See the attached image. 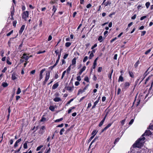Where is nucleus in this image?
<instances>
[{"instance_id":"nucleus-1","label":"nucleus","mask_w":153,"mask_h":153,"mask_svg":"<svg viewBox=\"0 0 153 153\" xmlns=\"http://www.w3.org/2000/svg\"><path fill=\"white\" fill-rule=\"evenodd\" d=\"M145 138L143 136L139 138L134 143L133 146L134 147L141 148L143 145L144 142Z\"/></svg>"},{"instance_id":"nucleus-2","label":"nucleus","mask_w":153,"mask_h":153,"mask_svg":"<svg viewBox=\"0 0 153 153\" xmlns=\"http://www.w3.org/2000/svg\"><path fill=\"white\" fill-rule=\"evenodd\" d=\"M145 138L143 136L139 138L134 143L133 146L134 147L141 148L143 145L144 142Z\"/></svg>"},{"instance_id":"nucleus-3","label":"nucleus","mask_w":153,"mask_h":153,"mask_svg":"<svg viewBox=\"0 0 153 153\" xmlns=\"http://www.w3.org/2000/svg\"><path fill=\"white\" fill-rule=\"evenodd\" d=\"M145 138L143 136L139 138L134 143L133 146L134 147L141 148L143 145L144 142Z\"/></svg>"},{"instance_id":"nucleus-4","label":"nucleus","mask_w":153,"mask_h":153,"mask_svg":"<svg viewBox=\"0 0 153 153\" xmlns=\"http://www.w3.org/2000/svg\"><path fill=\"white\" fill-rule=\"evenodd\" d=\"M29 14L28 11H26L23 12L22 14V18L26 21L27 18L28 17Z\"/></svg>"},{"instance_id":"nucleus-5","label":"nucleus","mask_w":153,"mask_h":153,"mask_svg":"<svg viewBox=\"0 0 153 153\" xmlns=\"http://www.w3.org/2000/svg\"><path fill=\"white\" fill-rule=\"evenodd\" d=\"M62 50V48L61 47H60L59 49L56 50L55 51L56 55H58V57L59 58H60V57L61 52Z\"/></svg>"},{"instance_id":"nucleus-6","label":"nucleus","mask_w":153,"mask_h":153,"mask_svg":"<svg viewBox=\"0 0 153 153\" xmlns=\"http://www.w3.org/2000/svg\"><path fill=\"white\" fill-rule=\"evenodd\" d=\"M21 58L24 59L25 62H27L28 59L30 58V57L28 56L27 54L24 53L23 54Z\"/></svg>"},{"instance_id":"nucleus-7","label":"nucleus","mask_w":153,"mask_h":153,"mask_svg":"<svg viewBox=\"0 0 153 153\" xmlns=\"http://www.w3.org/2000/svg\"><path fill=\"white\" fill-rule=\"evenodd\" d=\"M108 114V112H107L106 114L105 115V116L104 117L103 119L100 122V123L99 124V127H101L103 124L105 119H106V118L107 116V115Z\"/></svg>"},{"instance_id":"nucleus-8","label":"nucleus","mask_w":153,"mask_h":153,"mask_svg":"<svg viewBox=\"0 0 153 153\" xmlns=\"http://www.w3.org/2000/svg\"><path fill=\"white\" fill-rule=\"evenodd\" d=\"M152 134V132L150 130H146L143 134L142 135L143 137L144 135L149 136Z\"/></svg>"},{"instance_id":"nucleus-9","label":"nucleus","mask_w":153,"mask_h":153,"mask_svg":"<svg viewBox=\"0 0 153 153\" xmlns=\"http://www.w3.org/2000/svg\"><path fill=\"white\" fill-rule=\"evenodd\" d=\"M45 71V69H42L40 71V78H39V80H41V79H42L43 78L42 77V74L43 73V72L44 71Z\"/></svg>"},{"instance_id":"nucleus-10","label":"nucleus","mask_w":153,"mask_h":153,"mask_svg":"<svg viewBox=\"0 0 153 153\" xmlns=\"http://www.w3.org/2000/svg\"><path fill=\"white\" fill-rule=\"evenodd\" d=\"M130 85V83L129 82H126L124 83V87L125 89H127Z\"/></svg>"},{"instance_id":"nucleus-11","label":"nucleus","mask_w":153,"mask_h":153,"mask_svg":"<svg viewBox=\"0 0 153 153\" xmlns=\"http://www.w3.org/2000/svg\"><path fill=\"white\" fill-rule=\"evenodd\" d=\"M25 25H22V26L21 27L20 29V30L19 31V33L20 34H21L22 32H23L24 29H25Z\"/></svg>"},{"instance_id":"nucleus-12","label":"nucleus","mask_w":153,"mask_h":153,"mask_svg":"<svg viewBox=\"0 0 153 153\" xmlns=\"http://www.w3.org/2000/svg\"><path fill=\"white\" fill-rule=\"evenodd\" d=\"M12 79L13 80H14L16 79L17 77H16V74L14 72L12 75Z\"/></svg>"},{"instance_id":"nucleus-13","label":"nucleus","mask_w":153,"mask_h":153,"mask_svg":"<svg viewBox=\"0 0 153 153\" xmlns=\"http://www.w3.org/2000/svg\"><path fill=\"white\" fill-rule=\"evenodd\" d=\"M100 97H99V99L97 100L94 103V105L92 107L91 109H93L97 105V104L98 103Z\"/></svg>"},{"instance_id":"nucleus-14","label":"nucleus","mask_w":153,"mask_h":153,"mask_svg":"<svg viewBox=\"0 0 153 153\" xmlns=\"http://www.w3.org/2000/svg\"><path fill=\"white\" fill-rule=\"evenodd\" d=\"M98 58H97L95 59L94 60V62L93 63V65L92 67V68L93 69H95L96 68V65H97V60Z\"/></svg>"},{"instance_id":"nucleus-15","label":"nucleus","mask_w":153,"mask_h":153,"mask_svg":"<svg viewBox=\"0 0 153 153\" xmlns=\"http://www.w3.org/2000/svg\"><path fill=\"white\" fill-rule=\"evenodd\" d=\"M58 86H59V84H58V83H55V84H54L53 85L52 88L53 89H55L56 88H57V87Z\"/></svg>"},{"instance_id":"nucleus-16","label":"nucleus","mask_w":153,"mask_h":153,"mask_svg":"<svg viewBox=\"0 0 153 153\" xmlns=\"http://www.w3.org/2000/svg\"><path fill=\"white\" fill-rule=\"evenodd\" d=\"M1 86L4 88L8 86V84L6 82H3L1 84Z\"/></svg>"},{"instance_id":"nucleus-17","label":"nucleus","mask_w":153,"mask_h":153,"mask_svg":"<svg viewBox=\"0 0 153 153\" xmlns=\"http://www.w3.org/2000/svg\"><path fill=\"white\" fill-rule=\"evenodd\" d=\"M45 129V126H42L39 132V133L40 134H42L44 132V131H43Z\"/></svg>"},{"instance_id":"nucleus-18","label":"nucleus","mask_w":153,"mask_h":153,"mask_svg":"<svg viewBox=\"0 0 153 153\" xmlns=\"http://www.w3.org/2000/svg\"><path fill=\"white\" fill-rule=\"evenodd\" d=\"M122 74H121V76H119V78L118 80V82H120V81L121 82H123L124 80L122 76Z\"/></svg>"},{"instance_id":"nucleus-19","label":"nucleus","mask_w":153,"mask_h":153,"mask_svg":"<svg viewBox=\"0 0 153 153\" xmlns=\"http://www.w3.org/2000/svg\"><path fill=\"white\" fill-rule=\"evenodd\" d=\"M47 71H45V73H46V77H45V81L43 82V85H45L46 83V82H47Z\"/></svg>"},{"instance_id":"nucleus-20","label":"nucleus","mask_w":153,"mask_h":153,"mask_svg":"<svg viewBox=\"0 0 153 153\" xmlns=\"http://www.w3.org/2000/svg\"><path fill=\"white\" fill-rule=\"evenodd\" d=\"M53 100L55 102H59L61 101V100L59 97H56Z\"/></svg>"},{"instance_id":"nucleus-21","label":"nucleus","mask_w":153,"mask_h":153,"mask_svg":"<svg viewBox=\"0 0 153 153\" xmlns=\"http://www.w3.org/2000/svg\"><path fill=\"white\" fill-rule=\"evenodd\" d=\"M111 4V2L109 1H107L105 3H104L105 6H106L108 5H110Z\"/></svg>"},{"instance_id":"nucleus-22","label":"nucleus","mask_w":153,"mask_h":153,"mask_svg":"<svg viewBox=\"0 0 153 153\" xmlns=\"http://www.w3.org/2000/svg\"><path fill=\"white\" fill-rule=\"evenodd\" d=\"M103 40V39L102 36H99L98 38V40L100 42H102Z\"/></svg>"},{"instance_id":"nucleus-23","label":"nucleus","mask_w":153,"mask_h":153,"mask_svg":"<svg viewBox=\"0 0 153 153\" xmlns=\"http://www.w3.org/2000/svg\"><path fill=\"white\" fill-rule=\"evenodd\" d=\"M128 73L129 74V76L133 78L134 77L133 73L131 71H128Z\"/></svg>"},{"instance_id":"nucleus-24","label":"nucleus","mask_w":153,"mask_h":153,"mask_svg":"<svg viewBox=\"0 0 153 153\" xmlns=\"http://www.w3.org/2000/svg\"><path fill=\"white\" fill-rule=\"evenodd\" d=\"M27 143H29V142L28 141H27L23 144L24 148L25 149H26L27 148Z\"/></svg>"},{"instance_id":"nucleus-25","label":"nucleus","mask_w":153,"mask_h":153,"mask_svg":"<svg viewBox=\"0 0 153 153\" xmlns=\"http://www.w3.org/2000/svg\"><path fill=\"white\" fill-rule=\"evenodd\" d=\"M76 63V59L75 58L72 60V65H74Z\"/></svg>"},{"instance_id":"nucleus-26","label":"nucleus","mask_w":153,"mask_h":153,"mask_svg":"<svg viewBox=\"0 0 153 153\" xmlns=\"http://www.w3.org/2000/svg\"><path fill=\"white\" fill-rule=\"evenodd\" d=\"M14 7H13V10L11 11V16L13 18V16L14 15Z\"/></svg>"},{"instance_id":"nucleus-27","label":"nucleus","mask_w":153,"mask_h":153,"mask_svg":"<svg viewBox=\"0 0 153 153\" xmlns=\"http://www.w3.org/2000/svg\"><path fill=\"white\" fill-rule=\"evenodd\" d=\"M71 45V43L70 42H67L65 43V45L66 47L70 46Z\"/></svg>"},{"instance_id":"nucleus-28","label":"nucleus","mask_w":153,"mask_h":153,"mask_svg":"<svg viewBox=\"0 0 153 153\" xmlns=\"http://www.w3.org/2000/svg\"><path fill=\"white\" fill-rule=\"evenodd\" d=\"M21 92V90L20 88H18V90H17V91L16 92V94H19Z\"/></svg>"},{"instance_id":"nucleus-29","label":"nucleus","mask_w":153,"mask_h":153,"mask_svg":"<svg viewBox=\"0 0 153 153\" xmlns=\"http://www.w3.org/2000/svg\"><path fill=\"white\" fill-rule=\"evenodd\" d=\"M138 102H137L136 105L137 106L140 104V98L138 97L137 99Z\"/></svg>"},{"instance_id":"nucleus-30","label":"nucleus","mask_w":153,"mask_h":153,"mask_svg":"<svg viewBox=\"0 0 153 153\" xmlns=\"http://www.w3.org/2000/svg\"><path fill=\"white\" fill-rule=\"evenodd\" d=\"M98 138V137H96L95 138L92 140L91 142V143L90 146L92 144V143L96 140H97Z\"/></svg>"},{"instance_id":"nucleus-31","label":"nucleus","mask_w":153,"mask_h":153,"mask_svg":"<svg viewBox=\"0 0 153 153\" xmlns=\"http://www.w3.org/2000/svg\"><path fill=\"white\" fill-rule=\"evenodd\" d=\"M71 65H70L68 68L66 70V71H67V73L68 74L69 73V72H70V71L71 70Z\"/></svg>"},{"instance_id":"nucleus-32","label":"nucleus","mask_w":153,"mask_h":153,"mask_svg":"<svg viewBox=\"0 0 153 153\" xmlns=\"http://www.w3.org/2000/svg\"><path fill=\"white\" fill-rule=\"evenodd\" d=\"M65 131V129L64 128L61 129L59 132L60 134L61 135H62L63 134V132H64Z\"/></svg>"},{"instance_id":"nucleus-33","label":"nucleus","mask_w":153,"mask_h":153,"mask_svg":"<svg viewBox=\"0 0 153 153\" xmlns=\"http://www.w3.org/2000/svg\"><path fill=\"white\" fill-rule=\"evenodd\" d=\"M46 120V118L45 117V115H43L40 120V121L41 122H44Z\"/></svg>"},{"instance_id":"nucleus-34","label":"nucleus","mask_w":153,"mask_h":153,"mask_svg":"<svg viewBox=\"0 0 153 153\" xmlns=\"http://www.w3.org/2000/svg\"><path fill=\"white\" fill-rule=\"evenodd\" d=\"M49 109L52 111H54V107L52 106H50L49 108Z\"/></svg>"},{"instance_id":"nucleus-35","label":"nucleus","mask_w":153,"mask_h":153,"mask_svg":"<svg viewBox=\"0 0 153 153\" xmlns=\"http://www.w3.org/2000/svg\"><path fill=\"white\" fill-rule=\"evenodd\" d=\"M97 132L96 130H94L93 132L92 133V134L93 135V136H94V137L95 135L96 134H97Z\"/></svg>"},{"instance_id":"nucleus-36","label":"nucleus","mask_w":153,"mask_h":153,"mask_svg":"<svg viewBox=\"0 0 153 153\" xmlns=\"http://www.w3.org/2000/svg\"><path fill=\"white\" fill-rule=\"evenodd\" d=\"M83 92L82 91V90L81 89H79L77 93V95H79L80 94H82Z\"/></svg>"},{"instance_id":"nucleus-37","label":"nucleus","mask_w":153,"mask_h":153,"mask_svg":"<svg viewBox=\"0 0 153 153\" xmlns=\"http://www.w3.org/2000/svg\"><path fill=\"white\" fill-rule=\"evenodd\" d=\"M43 146L42 145H41L38 147L36 149V150L37 151H38Z\"/></svg>"},{"instance_id":"nucleus-38","label":"nucleus","mask_w":153,"mask_h":153,"mask_svg":"<svg viewBox=\"0 0 153 153\" xmlns=\"http://www.w3.org/2000/svg\"><path fill=\"white\" fill-rule=\"evenodd\" d=\"M63 119L62 118H61L59 119H57L55 121V122H57L62 121Z\"/></svg>"},{"instance_id":"nucleus-39","label":"nucleus","mask_w":153,"mask_h":153,"mask_svg":"<svg viewBox=\"0 0 153 153\" xmlns=\"http://www.w3.org/2000/svg\"><path fill=\"white\" fill-rule=\"evenodd\" d=\"M150 5V3L149 2H147L146 3V6L147 8H148Z\"/></svg>"},{"instance_id":"nucleus-40","label":"nucleus","mask_w":153,"mask_h":153,"mask_svg":"<svg viewBox=\"0 0 153 153\" xmlns=\"http://www.w3.org/2000/svg\"><path fill=\"white\" fill-rule=\"evenodd\" d=\"M84 80L87 82H89V79L88 77V76H85V77Z\"/></svg>"},{"instance_id":"nucleus-41","label":"nucleus","mask_w":153,"mask_h":153,"mask_svg":"<svg viewBox=\"0 0 153 153\" xmlns=\"http://www.w3.org/2000/svg\"><path fill=\"white\" fill-rule=\"evenodd\" d=\"M66 71H63V72L62 74V77H61V79H62L63 78L64 76L65 75V74L66 73Z\"/></svg>"},{"instance_id":"nucleus-42","label":"nucleus","mask_w":153,"mask_h":153,"mask_svg":"<svg viewBox=\"0 0 153 153\" xmlns=\"http://www.w3.org/2000/svg\"><path fill=\"white\" fill-rule=\"evenodd\" d=\"M39 25L41 27L42 26V19H40L39 21Z\"/></svg>"},{"instance_id":"nucleus-43","label":"nucleus","mask_w":153,"mask_h":153,"mask_svg":"<svg viewBox=\"0 0 153 153\" xmlns=\"http://www.w3.org/2000/svg\"><path fill=\"white\" fill-rule=\"evenodd\" d=\"M151 50H152V48H150V49H149L148 51H146L145 52V54H147L148 53H149L151 51Z\"/></svg>"},{"instance_id":"nucleus-44","label":"nucleus","mask_w":153,"mask_h":153,"mask_svg":"<svg viewBox=\"0 0 153 153\" xmlns=\"http://www.w3.org/2000/svg\"><path fill=\"white\" fill-rule=\"evenodd\" d=\"M112 123H110L108 124V125L105 127V128L107 129L108 128L111 126Z\"/></svg>"},{"instance_id":"nucleus-45","label":"nucleus","mask_w":153,"mask_h":153,"mask_svg":"<svg viewBox=\"0 0 153 153\" xmlns=\"http://www.w3.org/2000/svg\"><path fill=\"white\" fill-rule=\"evenodd\" d=\"M112 123H110L108 124V125L105 127V128L107 129L108 128L111 126Z\"/></svg>"},{"instance_id":"nucleus-46","label":"nucleus","mask_w":153,"mask_h":153,"mask_svg":"<svg viewBox=\"0 0 153 153\" xmlns=\"http://www.w3.org/2000/svg\"><path fill=\"white\" fill-rule=\"evenodd\" d=\"M88 58V56H85L84 57V59H83V62H85L87 60Z\"/></svg>"},{"instance_id":"nucleus-47","label":"nucleus","mask_w":153,"mask_h":153,"mask_svg":"<svg viewBox=\"0 0 153 153\" xmlns=\"http://www.w3.org/2000/svg\"><path fill=\"white\" fill-rule=\"evenodd\" d=\"M13 30H12L10 32L8 33L7 34V36H10L12 33H13Z\"/></svg>"},{"instance_id":"nucleus-48","label":"nucleus","mask_w":153,"mask_h":153,"mask_svg":"<svg viewBox=\"0 0 153 153\" xmlns=\"http://www.w3.org/2000/svg\"><path fill=\"white\" fill-rule=\"evenodd\" d=\"M149 128L150 129L153 130V124L152 125L151 124L149 126Z\"/></svg>"},{"instance_id":"nucleus-49","label":"nucleus","mask_w":153,"mask_h":153,"mask_svg":"<svg viewBox=\"0 0 153 153\" xmlns=\"http://www.w3.org/2000/svg\"><path fill=\"white\" fill-rule=\"evenodd\" d=\"M102 67H99L98 69V72H101L102 70Z\"/></svg>"},{"instance_id":"nucleus-50","label":"nucleus","mask_w":153,"mask_h":153,"mask_svg":"<svg viewBox=\"0 0 153 153\" xmlns=\"http://www.w3.org/2000/svg\"><path fill=\"white\" fill-rule=\"evenodd\" d=\"M60 58H59L58 57V59H57V60H56V63L54 65V66H56L57 65V64H58V62L59 61V59H60Z\"/></svg>"},{"instance_id":"nucleus-51","label":"nucleus","mask_w":153,"mask_h":153,"mask_svg":"<svg viewBox=\"0 0 153 153\" xmlns=\"http://www.w3.org/2000/svg\"><path fill=\"white\" fill-rule=\"evenodd\" d=\"M94 55L93 53H91L90 54L89 56V58L90 59H91L92 57L94 56Z\"/></svg>"},{"instance_id":"nucleus-52","label":"nucleus","mask_w":153,"mask_h":153,"mask_svg":"<svg viewBox=\"0 0 153 153\" xmlns=\"http://www.w3.org/2000/svg\"><path fill=\"white\" fill-rule=\"evenodd\" d=\"M125 120L126 119H125L121 121V124L122 125H124Z\"/></svg>"},{"instance_id":"nucleus-53","label":"nucleus","mask_w":153,"mask_h":153,"mask_svg":"<svg viewBox=\"0 0 153 153\" xmlns=\"http://www.w3.org/2000/svg\"><path fill=\"white\" fill-rule=\"evenodd\" d=\"M76 79L78 81H80L81 79L80 76H77Z\"/></svg>"},{"instance_id":"nucleus-54","label":"nucleus","mask_w":153,"mask_h":153,"mask_svg":"<svg viewBox=\"0 0 153 153\" xmlns=\"http://www.w3.org/2000/svg\"><path fill=\"white\" fill-rule=\"evenodd\" d=\"M147 17V16H143L141 17L140 18V20H142L146 18Z\"/></svg>"},{"instance_id":"nucleus-55","label":"nucleus","mask_w":153,"mask_h":153,"mask_svg":"<svg viewBox=\"0 0 153 153\" xmlns=\"http://www.w3.org/2000/svg\"><path fill=\"white\" fill-rule=\"evenodd\" d=\"M45 52V50H44V51H39L38 52H37V54H40V53H44Z\"/></svg>"},{"instance_id":"nucleus-56","label":"nucleus","mask_w":153,"mask_h":153,"mask_svg":"<svg viewBox=\"0 0 153 153\" xmlns=\"http://www.w3.org/2000/svg\"><path fill=\"white\" fill-rule=\"evenodd\" d=\"M92 6L91 4H88L86 6V7L88 8H90Z\"/></svg>"},{"instance_id":"nucleus-57","label":"nucleus","mask_w":153,"mask_h":153,"mask_svg":"<svg viewBox=\"0 0 153 153\" xmlns=\"http://www.w3.org/2000/svg\"><path fill=\"white\" fill-rule=\"evenodd\" d=\"M134 120L133 119H132L129 122V124L130 125L132 124L134 122Z\"/></svg>"},{"instance_id":"nucleus-58","label":"nucleus","mask_w":153,"mask_h":153,"mask_svg":"<svg viewBox=\"0 0 153 153\" xmlns=\"http://www.w3.org/2000/svg\"><path fill=\"white\" fill-rule=\"evenodd\" d=\"M146 33V31H142V33L141 34V36H143Z\"/></svg>"},{"instance_id":"nucleus-59","label":"nucleus","mask_w":153,"mask_h":153,"mask_svg":"<svg viewBox=\"0 0 153 153\" xmlns=\"http://www.w3.org/2000/svg\"><path fill=\"white\" fill-rule=\"evenodd\" d=\"M121 91V89L120 88H118V90H117V94L118 95L119 94H120V93Z\"/></svg>"},{"instance_id":"nucleus-60","label":"nucleus","mask_w":153,"mask_h":153,"mask_svg":"<svg viewBox=\"0 0 153 153\" xmlns=\"http://www.w3.org/2000/svg\"><path fill=\"white\" fill-rule=\"evenodd\" d=\"M56 10V9L55 7V6H53L52 10L53 11L54 13H55Z\"/></svg>"},{"instance_id":"nucleus-61","label":"nucleus","mask_w":153,"mask_h":153,"mask_svg":"<svg viewBox=\"0 0 153 153\" xmlns=\"http://www.w3.org/2000/svg\"><path fill=\"white\" fill-rule=\"evenodd\" d=\"M119 138H116L115 140L114 143V144H115L117 142H118L119 141Z\"/></svg>"},{"instance_id":"nucleus-62","label":"nucleus","mask_w":153,"mask_h":153,"mask_svg":"<svg viewBox=\"0 0 153 153\" xmlns=\"http://www.w3.org/2000/svg\"><path fill=\"white\" fill-rule=\"evenodd\" d=\"M64 126V124L63 123H62L61 124L59 125H58L57 127H62Z\"/></svg>"},{"instance_id":"nucleus-63","label":"nucleus","mask_w":153,"mask_h":153,"mask_svg":"<svg viewBox=\"0 0 153 153\" xmlns=\"http://www.w3.org/2000/svg\"><path fill=\"white\" fill-rule=\"evenodd\" d=\"M0 53L1 54V55L2 57H3L4 55V51L3 50H1L0 52Z\"/></svg>"},{"instance_id":"nucleus-64","label":"nucleus","mask_w":153,"mask_h":153,"mask_svg":"<svg viewBox=\"0 0 153 153\" xmlns=\"http://www.w3.org/2000/svg\"><path fill=\"white\" fill-rule=\"evenodd\" d=\"M86 68V67L85 66H84L80 70L83 72L85 70Z\"/></svg>"}]
</instances>
